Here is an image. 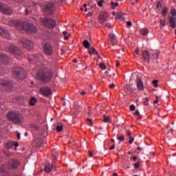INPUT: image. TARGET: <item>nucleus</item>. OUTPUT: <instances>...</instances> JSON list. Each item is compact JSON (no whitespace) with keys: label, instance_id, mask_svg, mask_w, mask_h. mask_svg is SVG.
I'll use <instances>...</instances> for the list:
<instances>
[{"label":"nucleus","instance_id":"1","mask_svg":"<svg viewBox=\"0 0 176 176\" xmlns=\"http://www.w3.org/2000/svg\"><path fill=\"white\" fill-rule=\"evenodd\" d=\"M8 25L10 27H15L18 30H23V31H28L30 34H36L38 30L32 25V23H28L27 22H21L20 21H9Z\"/></svg>","mask_w":176,"mask_h":176},{"label":"nucleus","instance_id":"2","mask_svg":"<svg viewBox=\"0 0 176 176\" xmlns=\"http://www.w3.org/2000/svg\"><path fill=\"white\" fill-rule=\"evenodd\" d=\"M36 77L38 80L47 83V82H49V80L53 78V72L48 69H43L38 72Z\"/></svg>","mask_w":176,"mask_h":176},{"label":"nucleus","instance_id":"3","mask_svg":"<svg viewBox=\"0 0 176 176\" xmlns=\"http://www.w3.org/2000/svg\"><path fill=\"white\" fill-rule=\"evenodd\" d=\"M38 21L42 27H45V28H48V30H53V28L57 25L56 20L52 18L40 17Z\"/></svg>","mask_w":176,"mask_h":176},{"label":"nucleus","instance_id":"4","mask_svg":"<svg viewBox=\"0 0 176 176\" xmlns=\"http://www.w3.org/2000/svg\"><path fill=\"white\" fill-rule=\"evenodd\" d=\"M7 118L8 120H10L13 123H16V124H21L24 122V118L21 115L14 112L10 111L7 114Z\"/></svg>","mask_w":176,"mask_h":176},{"label":"nucleus","instance_id":"5","mask_svg":"<svg viewBox=\"0 0 176 176\" xmlns=\"http://www.w3.org/2000/svg\"><path fill=\"white\" fill-rule=\"evenodd\" d=\"M0 46L2 50L3 49H8L9 52L12 53V54H15L16 56H21L23 54V52H21V50H20L19 47L14 46V45H10V44L8 43H1Z\"/></svg>","mask_w":176,"mask_h":176},{"label":"nucleus","instance_id":"6","mask_svg":"<svg viewBox=\"0 0 176 176\" xmlns=\"http://www.w3.org/2000/svg\"><path fill=\"white\" fill-rule=\"evenodd\" d=\"M12 74L17 79H20L21 80L25 79V71L20 67H14L12 69Z\"/></svg>","mask_w":176,"mask_h":176},{"label":"nucleus","instance_id":"7","mask_svg":"<svg viewBox=\"0 0 176 176\" xmlns=\"http://www.w3.org/2000/svg\"><path fill=\"white\" fill-rule=\"evenodd\" d=\"M0 12L1 13H4V14L10 15L13 13V10L10 8V7L8 6V5L0 3Z\"/></svg>","mask_w":176,"mask_h":176},{"label":"nucleus","instance_id":"8","mask_svg":"<svg viewBox=\"0 0 176 176\" xmlns=\"http://www.w3.org/2000/svg\"><path fill=\"white\" fill-rule=\"evenodd\" d=\"M0 87L3 90H10L13 87V84L10 81H7L5 80H1L0 81Z\"/></svg>","mask_w":176,"mask_h":176},{"label":"nucleus","instance_id":"9","mask_svg":"<svg viewBox=\"0 0 176 176\" xmlns=\"http://www.w3.org/2000/svg\"><path fill=\"white\" fill-rule=\"evenodd\" d=\"M56 10V8L54 7V4L52 3H50L47 5H45L44 8V12L47 14H53L54 10Z\"/></svg>","mask_w":176,"mask_h":176},{"label":"nucleus","instance_id":"10","mask_svg":"<svg viewBox=\"0 0 176 176\" xmlns=\"http://www.w3.org/2000/svg\"><path fill=\"white\" fill-rule=\"evenodd\" d=\"M44 52L47 56H52L53 54V47L50 43H45L43 45Z\"/></svg>","mask_w":176,"mask_h":176},{"label":"nucleus","instance_id":"11","mask_svg":"<svg viewBox=\"0 0 176 176\" xmlns=\"http://www.w3.org/2000/svg\"><path fill=\"white\" fill-rule=\"evenodd\" d=\"M21 42L24 47H25V49L28 50H31L34 47V44L31 42V41L23 39Z\"/></svg>","mask_w":176,"mask_h":176},{"label":"nucleus","instance_id":"12","mask_svg":"<svg viewBox=\"0 0 176 176\" xmlns=\"http://www.w3.org/2000/svg\"><path fill=\"white\" fill-rule=\"evenodd\" d=\"M13 146H15V148H17V146H19V142L10 140L8 142H6L5 144L6 149H12Z\"/></svg>","mask_w":176,"mask_h":176},{"label":"nucleus","instance_id":"13","mask_svg":"<svg viewBox=\"0 0 176 176\" xmlns=\"http://www.w3.org/2000/svg\"><path fill=\"white\" fill-rule=\"evenodd\" d=\"M107 18L108 14L105 12H102L99 16V23L100 24H104V23L107 21Z\"/></svg>","mask_w":176,"mask_h":176},{"label":"nucleus","instance_id":"14","mask_svg":"<svg viewBox=\"0 0 176 176\" xmlns=\"http://www.w3.org/2000/svg\"><path fill=\"white\" fill-rule=\"evenodd\" d=\"M0 35L2 36L3 38H6V39H10V34H9L8 30L0 28Z\"/></svg>","mask_w":176,"mask_h":176},{"label":"nucleus","instance_id":"15","mask_svg":"<svg viewBox=\"0 0 176 176\" xmlns=\"http://www.w3.org/2000/svg\"><path fill=\"white\" fill-rule=\"evenodd\" d=\"M142 57L146 63H149L151 55H149V52L148 50H144L142 53Z\"/></svg>","mask_w":176,"mask_h":176},{"label":"nucleus","instance_id":"16","mask_svg":"<svg viewBox=\"0 0 176 176\" xmlns=\"http://www.w3.org/2000/svg\"><path fill=\"white\" fill-rule=\"evenodd\" d=\"M41 94L45 97H48L50 94H52V89L49 87H43L40 89Z\"/></svg>","mask_w":176,"mask_h":176},{"label":"nucleus","instance_id":"17","mask_svg":"<svg viewBox=\"0 0 176 176\" xmlns=\"http://www.w3.org/2000/svg\"><path fill=\"white\" fill-rule=\"evenodd\" d=\"M20 166V162L17 160H12L10 162V167L11 168H17Z\"/></svg>","mask_w":176,"mask_h":176},{"label":"nucleus","instance_id":"18","mask_svg":"<svg viewBox=\"0 0 176 176\" xmlns=\"http://www.w3.org/2000/svg\"><path fill=\"white\" fill-rule=\"evenodd\" d=\"M135 82L137 83V87L138 90H144V84L142 83V80L140 77H137Z\"/></svg>","mask_w":176,"mask_h":176},{"label":"nucleus","instance_id":"19","mask_svg":"<svg viewBox=\"0 0 176 176\" xmlns=\"http://www.w3.org/2000/svg\"><path fill=\"white\" fill-rule=\"evenodd\" d=\"M55 169L56 168V166L53 165V164H45V167H44V171L45 173H50L52 171V169Z\"/></svg>","mask_w":176,"mask_h":176},{"label":"nucleus","instance_id":"20","mask_svg":"<svg viewBox=\"0 0 176 176\" xmlns=\"http://www.w3.org/2000/svg\"><path fill=\"white\" fill-rule=\"evenodd\" d=\"M0 61L3 63V64H7L8 61H9V58L5 54H1L0 55Z\"/></svg>","mask_w":176,"mask_h":176},{"label":"nucleus","instance_id":"21","mask_svg":"<svg viewBox=\"0 0 176 176\" xmlns=\"http://www.w3.org/2000/svg\"><path fill=\"white\" fill-rule=\"evenodd\" d=\"M34 143L36 144V146L38 148H41V146H43V140L41 138H38L34 141Z\"/></svg>","mask_w":176,"mask_h":176},{"label":"nucleus","instance_id":"22","mask_svg":"<svg viewBox=\"0 0 176 176\" xmlns=\"http://www.w3.org/2000/svg\"><path fill=\"white\" fill-rule=\"evenodd\" d=\"M170 24L171 28H175V18H174V16L170 17Z\"/></svg>","mask_w":176,"mask_h":176},{"label":"nucleus","instance_id":"23","mask_svg":"<svg viewBox=\"0 0 176 176\" xmlns=\"http://www.w3.org/2000/svg\"><path fill=\"white\" fill-rule=\"evenodd\" d=\"M82 45H83L84 47H85V49H90V43H89V41L85 40L82 42Z\"/></svg>","mask_w":176,"mask_h":176},{"label":"nucleus","instance_id":"24","mask_svg":"<svg viewBox=\"0 0 176 176\" xmlns=\"http://www.w3.org/2000/svg\"><path fill=\"white\" fill-rule=\"evenodd\" d=\"M160 54V52L159 51H155L152 54V56L153 57L154 60H157Z\"/></svg>","mask_w":176,"mask_h":176},{"label":"nucleus","instance_id":"25","mask_svg":"<svg viewBox=\"0 0 176 176\" xmlns=\"http://www.w3.org/2000/svg\"><path fill=\"white\" fill-rule=\"evenodd\" d=\"M56 131H58V133H61V131H63V124L58 123L56 126Z\"/></svg>","mask_w":176,"mask_h":176},{"label":"nucleus","instance_id":"26","mask_svg":"<svg viewBox=\"0 0 176 176\" xmlns=\"http://www.w3.org/2000/svg\"><path fill=\"white\" fill-rule=\"evenodd\" d=\"M36 103V98L32 97L30 99V105H31L32 107H34V105H35Z\"/></svg>","mask_w":176,"mask_h":176},{"label":"nucleus","instance_id":"27","mask_svg":"<svg viewBox=\"0 0 176 176\" xmlns=\"http://www.w3.org/2000/svg\"><path fill=\"white\" fill-rule=\"evenodd\" d=\"M149 33V30L148 29L143 28L140 30L141 35L145 36L147 35V34Z\"/></svg>","mask_w":176,"mask_h":176},{"label":"nucleus","instance_id":"28","mask_svg":"<svg viewBox=\"0 0 176 176\" xmlns=\"http://www.w3.org/2000/svg\"><path fill=\"white\" fill-rule=\"evenodd\" d=\"M110 120H111V118H109V116H103V122H104V123H109Z\"/></svg>","mask_w":176,"mask_h":176},{"label":"nucleus","instance_id":"29","mask_svg":"<svg viewBox=\"0 0 176 176\" xmlns=\"http://www.w3.org/2000/svg\"><path fill=\"white\" fill-rule=\"evenodd\" d=\"M110 5L111 6V9H115L116 6H119V3H114L113 1H111Z\"/></svg>","mask_w":176,"mask_h":176},{"label":"nucleus","instance_id":"30","mask_svg":"<svg viewBox=\"0 0 176 176\" xmlns=\"http://www.w3.org/2000/svg\"><path fill=\"white\" fill-rule=\"evenodd\" d=\"M168 10V9L166 7L164 8V10L162 11V16H164V17H166Z\"/></svg>","mask_w":176,"mask_h":176},{"label":"nucleus","instance_id":"31","mask_svg":"<svg viewBox=\"0 0 176 176\" xmlns=\"http://www.w3.org/2000/svg\"><path fill=\"white\" fill-rule=\"evenodd\" d=\"M117 140L123 142L124 141V136L123 135L117 136Z\"/></svg>","mask_w":176,"mask_h":176},{"label":"nucleus","instance_id":"32","mask_svg":"<svg viewBox=\"0 0 176 176\" xmlns=\"http://www.w3.org/2000/svg\"><path fill=\"white\" fill-rule=\"evenodd\" d=\"M116 19L117 20H124V17H123V16L122 14H119L116 15Z\"/></svg>","mask_w":176,"mask_h":176},{"label":"nucleus","instance_id":"33","mask_svg":"<svg viewBox=\"0 0 176 176\" xmlns=\"http://www.w3.org/2000/svg\"><path fill=\"white\" fill-rule=\"evenodd\" d=\"M133 91V88H131V87H127L126 93H128L129 94H131Z\"/></svg>","mask_w":176,"mask_h":176},{"label":"nucleus","instance_id":"34","mask_svg":"<svg viewBox=\"0 0 176 176\" xmlns=\"http://www.w3.org/2000/svg\"><path fill=\"white\" fill-rule=\"evenodd\" d=\"M99 67L102 69L103 71L107 69V67H105V63H100L99 65Z\"/></svg>","mask_w":176,"mask_h":176},{"label":"nucleus","instance_id":"35","mask_svg":"<svg viewBox=\"0 0 176 176\" xmlns=\"http://www.w3.org/2000/svg\"><path fill=\"white\" fill-rule=\"evenodd\" d=\"M68 33H67V32H63V35L65 36V39L67 41L68 40V38H69L71 34H67Z\"/></svg>","mask_w":176,"mask_h":176},{"label":"nucleus","instance_id":"36","mask_svg":"<svg viewBox=\"0 0 176 176\" xmlns=\"http://www.w3.org/2000/svg\"><path fill=\"white\" fill-rule=\"evenodd\" d=\"M96 52V49H94V47H91L89 49V54H91L92 53H94Z\"/></svg>","mask_w":176,"mask_h":176},{"label":"nucleus","instance_id":"37","mask_svg":"<svg viewBox=\"0 0 176 176\" xmlns=\"http://www.w3.org/2000/svg\"><path fill=\"white\" fill-rule=\"evenodd\" d=\"M109 36L111 41H115V39H116V36H115V34H109Z\"/></svg>","mask_w":176,"mask_h":176},{"label":"nucleus","instance_id":"38","mask_svg":"<svg viewBox=\"0 0 176 176\" xmlns=\"http://www.w3.org/2000/svg\"><path fill=\"white\" fill-rule=\"evenodd\" d=\"M129 144H130V145H131V144H133V142H134V138L129 137Z\"/></svg>","mask_w":176,"mask_h":176},{"label":"nucleus","instance_id":"39","mask_svg":"<svg viewBox=\"0 0 176 176\" xmlns=\"http://www.w3.org/2000/svg\"><path fill=\"white\" fill-rule=\"evenodd\" d=\"M140 164H141V163H140V162H138L137 163L135 164L134 168H135V169L139 168Z\"/></svg>","mask_w":176,"mask_h":176},{"label":"nucleus","instance_id":"40","mask_svg":"<svg viewBox=\"0 0 176 176\" xmlns=\"http://www.w3.org/2000/svg\"><path fill=\"white\" fill-rule=\"evenodd\" d=\"M0 171L1 173H6V168L5 166H0Z\"/></svg>","mask_w":176,"mask_h":176},{"label":"nucleus","instance_id":"41","mask_svg":"<svg viewBox=\"0 0 176 176\" xmlns=\"http://www.w3.org/2000/svg\"><path fill=\"white\" fill-rule=\"evenodd\" d=\"M157 83H159V80H155L153 81V85H154V87H157Z\"/></svg>","mask_w":176,"mask_h":176},{"label":"nucleus","instance_id":"42","mask_svg":"<svg viewBox=\"0 0 176 176\" xmlns=\"http://www.w3.org/2000/svg\"><path fill=\"white\" fill-rule=\"evenodd\" d=\"M148 102H149V98H146L144 102V104L146 105V106L148 105Z\"/></svg>","mask_w":176,"mask_h":176},{"label":"nucleus","instance_id":"43","mask_svg":"<svg viewBox=\"0 0 176 176\" xmlns=\"http://www.w3.org/2000/svg\"><path fill=\"white\" fill-rule=\"evenodd\" d=\"M102 3H104V0H100V1L98 3V6L101 8L102 6Z\"/></svg>","mask_w":176,"mask_h":176},{"label":"nucleus","instance_id":"44","mask_svg":"<svg viewBox=\"0 0 176 176\" xmlns=\"http://www.w3.org/2000/svg\"><path fill=\"white\" fill-rule=\"evenodd\" d=\"M130 109H131V111H135V105L131 104L130 106Z\"/></svg>","mask_w":176,"mask_h":176},{"label":"nucleus","instance_id":"45","mask_svg":"<svg viewBox=\"0 0 176 176\" xmlns=\"http://www.w3.org/2000/svg\"><path fill=\"white\" fill-rule=\"evenodd\" d=\"M25 14L28 15L30 14V12H31V10H30V8H27L25 10Z\"/></svg>","mask_w":176,"mask_h":176},{"label":"nucleus","instance_id":"46","mask_svg":"<svg viewBox=\"0 0 176 176\" xmlns=\"http://www.w3.org/2000/svg\"><path fill=\"white\" fill-rule=\"evenodd\" d=\"M162 3H160V1H158L157 3V8H162Z\"/></svg>","mask_w":176,"mask_h":176},{"label":"nucleus","instance_id":"47","mask_svg":"<svg viewBox=\"0 0 176 176\" xmlns=\"http://www.w3.org/2000/svg\"><path fill=\"white\" fill-rule=\"evenodd\" d=\"M126 25L127 27H131V25H133V23H131V21H127Z\"/></svg>","mask_w":176,"mask_h":176},{"label":"nucleus","instance_id":"48","mask_svg":"<svg viewBox=\"0 0 176 176\" xmlns=\"http://www.w3.org/2000/svg\"><path fill=\"white\" fill-rule=\"evenodd\" d=\"M36 58V56H34L33 58H29L30 63H31V61H32L33 60H35Z\"/></svg>","mask_w":176,"mask_h":176},{"label":"nucleus","instance_id":"49","mask_svg":"<svg viewBox=\"0 0 176 176\" xmlns=\"http://www.w3.org/2000/svg\"><path fill=\"white\" fill-rule=\"evenodd\" d=\"M171 14H172V16H175V14H176L175 10H171Z\"/></svg>","mask_w":176,"mask_h":176},{"label":"nucleus","instance_id":"50","mask_svg":"<svg viewBox=\"0 0 176 176\" xmlns=\"http://www.w3.org/2000/svg\"><path fill=\"white\" fill-rule=\"evenodd\" d=\"M16 136H17L18 140H20V138L21 137V134L20 133V132H17Z\"/></svg>","mask_w":176,"mask_h":176},{"label":"nucleus","instance_id":"51","mask_svg":"<svg viewBox=\"0 0 176 176\" xmlns=\"http://www.w3.org/2000/svg\"><path fill=\"white\" fill-rule=\"evenodd\" d=\"M134 115H135V116H140V111H139L138 110H137V111L135 112Z\"/></svg>","mask_w":176,"mask_h":176},{"label":"nucleus","instance_id":"52","mask_svg":"<svg viewBox=\"0 0 176 176\" xmlns=\"http://www.w3.org/2000/svg\"><path fill=\"white\" fill-rule=\"evenodd\" d=\"M160 24H161V25H163V26L166 25V23L163 20L160 21Z\"/></svg>","mask_w":176,"mask_h":176},{"label":"nucleus","instance_id":"53","mask_svg":"<svg viewBox=\"0 0 176 176\" xmlns=\"http://www.w3.org/2000/svg\"><path fill=\"white\" fill-rule=\"evenodd\" d=\"M126 135H128V137H130L131 135V131H126Z\"/></svg>","mask_w":176,"mask_h":176},{"label":"nucleus","instance_id":"54","mask_svg":"<svg viewBox=\"0 0 176 176\" xmlns=\"http://www.w3.org/2000/svg\"><path fill=\"white\" fill-rule=\"evenodd\" d=\"M110 89H115V84H111L109 85Z\"/></svg>","mask_w":176,"mask_h":176},{"label":"nucleus","instance_id":"55","mask_svg":"<svg viewBox=\"0 0 176 176\" xmlns=\"http://www.w3.org/2000/svg\"><path fill=\"white\" fill-rule=\"evenodd\" d=\"M87 122H89V123H91V124H93V121H91V119L90 118H87Z\"/></svg>","mask_w":176,"mask_h":176},{"label":"nucleus","instance_id":"56","mask_svg":"<svg viewBox=\"0 0 176 176\" xmlns=\"http://www.w3.org/2000/svg\"><path fill=\"white\" fill-rule=\"evenodd\" d=\"M89 156L90 157H93V153H92L91 151H89Z\"/></svg>","mask_w":176,"mask_h":176},{"label":"nucleus","instance_id":"57","mask_svg":"<svg viewBox=\"0 0 176 176\" xmlns=\"http://www.w3.org/2000/svg\"><path fill=\"white\" fill-rule=\"evenodd\" d=\"M113 149H115V146H111L109 148V150H110V151H113Z\"/></svg>","mask_w":176,"mask_h":176},{"label":"nucleus","instance_id":"58","mask_svg":"<svg viewBox=\"0 0 176 176\" xmlns=\"http://www.w3.org/2000/svg\"><path fill=\"white\" fill-rule=\"evenodd\" d=\"M112 41V45L115 46L116 45V42H114L113 41Z\"/></svg>","mask_w":176,"mask_h":176},{"label":"nucleus","instance_id":"59","mask_svg":"<svg viewBox=\"0 0 176 176\" xmlns=\"http://www.w3.org/2000/svg\"><path fill=\"white\" fill-rule=\"evenodd\" d=\"M116 65L117 67H119L120 65V63L116 62Z\"/></svg>","mask_w":176,"mask_h":176},{"label":"nucleus","instance_id":"60","mask_svg":"<svg viewBox=\"0 0 176 176\" xmlns=\"http://www.w3.org/2000/svg\"><path fill=\"white\" fill-rule=\"evenodd\" d=\"M73 63H78V59L74 58V59L73 60Z\"/></svg>","mask_w":176,"mask_h":176},{"label":"nucleus","instance_id":"61","mask_svg":"<svg viewBox=\"0 0 176 176\" xmlns=\"http://www.w3.org/2000/svg\"><path fill=\"white\" fill-rule=\"evenodd\" d=\"M80 94H81V96H85V94H86V92L82 91V92L80 93Z\"/></svg>","mask_w":176,"mask_h":176},{"label":"nucleus","instance_id":"62","mask_svg":"<svg viewBox=\"0 0 176 176\" xmlns=\"http://www.w3.org/2000/svg\"><path fill=\"white\" fill-rule=\"evenodd\" d=\"M112 176H119V175H118V173H113V175H112Z\"/></svg>","mask_w":176,"mask_h":176},{"label":"nucleus","instance_id":"63","mask_svg":"<svg viewBox=\"0 0 176 176\" xmlns=\"http://www.w3.org/2000/svg\"><path fill=\"white\" fill-rule=\"evenodd\" d=\"M133 160H134V162H135V160H137V157L135 156L133 157Z\"/></svg>","mask_w":176,"mask_h":176},{"label":"nucleus","instance_id":"64","mask_svg":"<svg viewBox=\"0 0 176 176\" xmlns=\"http://www.w3.org/2000/svg\"><path fill=\"white\" fill-rule=\"evenodd\" d=\"M135 53L136 54H140L138 50H136L135 52Z\"/></svg>","mask_w":176,"mask_h":176}]
</instances>
